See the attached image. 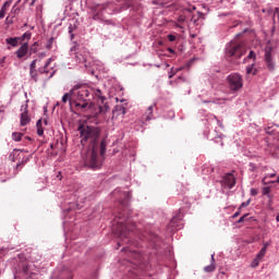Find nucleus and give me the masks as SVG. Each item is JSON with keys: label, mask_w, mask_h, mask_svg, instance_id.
Returning <instances> with one entry per match:
<instances>
[{"label": "nucleus", "mask_w": 279, "mask_h": 279, "mask_svg": "<svg viewBox=\"0 0 279 279\" xmlns=\"http://www.w3.org/2000/svg\"><path fill=\"white\" fill-rule=\"evenodd\" d=\"M106 9L105 4H94L90 8L94 20H102V11Z\"/></svg>", "instance_id": "obj_9"}, {"label": "nucleus", "mask_w": 279, "mask_h": 279, "mask_svg": "<svg viewBox=\"0 0 279 279\" xmlns=\"http://www.w3.org/2000/svg\"><path fill=\"white\" fill-rule=\"evenodd\" d=\"M77 131L80 132L81 144L87 145L84 157L85 166L93 170H99L102 166L99 156L104 157L107 150V141L101 138V130L97 126L81 124Z\"/></svg>", "instance_id": "obj_1"}, {"label": "nucleus", "mask_w": 279, "mask_h": 279, "mask_svg": "<svg viewBox=\"0 0 279 279\" xmlns=\"http://www.w3.org/2000/svg\"><path fill=\"white\" fill-rule=\"evenodd\" d=\"M228 87L232 93H239L244 86L243 76L240 73H231L227 77Z\"/></svg>", "instance_id": "obj_4"}, {"label": "nucleus", "mask_w": 279, "mask_h": 279, "mask_svg": "<svg viewBox=\"0 0 279 279\" xmlns=\"http://www.w3.org/2000/svg\"><path fill=\"white\" fill-rule=\"evenodd\" d=\"M248 59H253V60H256L257 56H256V52L254 50H251L248 56H247Z\"/></svg>", "instance_id": "obj_36"}, {"label": "nucleus", "mask_w": 279, "mask_h": 279, "mask_svg": "<svg viewBox=\"0 0 279 279\" xmlns=\"http://www.w3.org/2000/svg\"><path fill=\"white\" fill-rule=\"evenodd\" d=\"M247 49L244 46V44H239V43H231L227 47V56L229 57H235L236 59H240L242 56L246 53Z\"/></svg>", "instance_id": "obj_5"}, {"label": "nucleus", "mask_w": 279, "mask_h": 279, "mask_svg": "<svg viewBox=\"0 0 279 279\" xmlns=\"http://www.w3.org/2000/svg\"><path fill=\"white\" fill-rule=\"evenodd\" d=\"M90 59V52L83 48L75 54V60L82 64H85V66H88L87 62Z\"/></svg>", "instance_id": "obj_8"}, {"label": "nucleus", "mask_w": 279, "mask_h": 279, "mask_svg": "<svg viewBox=\"0 0 279 279\" xmlns=\"http://www.w3.org/2000/svg\"><path fill=\"white\" fill-rule=\"evenodd\" d=\"M13 0H7L0 9V19H3L8 12V9L11 7Z\"/></svg>", "instance_id": "obj_16"}, {"label": "nucleus", "mask_w": 279, "mask_h": 279, "mask_svg": "<svg viewBox=\"0 0 279 279\" xmlns=\"http://www.w3.org/2000/svg\"><path fill=\"white\" fill-rule=\"evenodd\" d=\"M51 61H52V59L49 58V59L46 61L44 68H40V69H39V73H48V70H47V69H48V66L51 64Z\"/></svg>", "instance_id": "obj_25"}, {"label": "nucleus", "mask_w": 279, "mask_h": 279, "mask_svg": "<svg viewBox=\"0 0 279 279\" xmlns=\"http://www.w3.org/2000/svg\"><path fill=\"white\" fill-rule=\"evenodd\" d=\"M221 183L228 189H233L236 185L235 177L232 173L223 175Z\"/></svg>", "instance_id": "obj_11"}, {"label": "nucleus", "mask_w": 279, "mask_h": 279, "mask_svg": "<svg viewBox=\"0 0 279 279\" xmlns=\"http://www.w3.org/2000/svg\"><path fill=\"white\" fill-rule=\"evenodd\" d=\"M179 71H182V68L175 69V70H174V68H172L170 71V74H169V80H172V77H174V75H177V73H179Z\"/></svg>", "instance_id": "obj_29"}, {"label": "nucleus", "mask_w": 279, "mask_h": 279, "mask_svg": "<svg viewBox=\"0 0 279 279\" xmlns=\"http://www.w3.org/2000/svg\"><path fill=\"white\" fill-rule=\"evenodd\" d=\"M252 199H247L246 202H243L240 207L239 210H242L243 208H246L251 205Z\"/></svg>", "instance_id": "obj_31"}, {"label": "nucleus", "mask_w": 279, "mask_h": 279, "mask_svg": "<svg viewBox=\"0 0 279 279\" xmlns=\"http://www.w3.org/2000/svg\"><path fill=\"white\" fill-rule=\"evenodd\" d=\"M255 64H251L246 66V74L247 75H257V69L254 68Z\"/></svg>", "instance_id": "obj_23"}, {"label": "nucleus", "mask_w": 279, "mask_h": 279, "mask_svg": "<svg viewBox=\"0 0 279 279\" xmlns=\"http://www.w3.org/2000/svg\"><path fill=\"white\" fill-rule=\"evenodd\" d=\"M36 62H37V60H33L31 65H29V75H31V77H34V71L36 69Z\"/></svg>", "instance_id": "obj_27"}, {"label": "nucleus", "mask_w": 279, "mask_h": 279, "mask_svg": "<svg viewBox=\"0 0 279 279\" xmlns=\"http://www.w3.org/2000/svg\"><path fill=\"white\" fill-rule=\"evenodd\" d=\"M23 150L21 149H13V151L10 154L9 159L12 162H16L17 158H22Z\"/></svg>", "instance_id": "obj_17"}, {"label": "nucleus", "mask_w": 279, "mask_h": 279, "mask_svg": "<svg viewBox=\"0 0 279 279\" xmlns=\"http://www.w3.org/2000/svg\"><path fill=\"white\" fill-rule=\"evenodd\" d=\"M24 108V111L21 113V117H20V125L24 126V125H28V123H31L32 119L31 117L28 116V106L27 105H23L21 106V110H23Z\"/></svg>", "instance_id": "obj_10"}, {"label": "nucleus", "mask_w": 279, "mask_h": 279, "mask_svg": "<svg viewBox=\"0 0 279 279\" xmlns=\"http://www.w3.org/2000/svg\"><path fill=\"white\" fill-rule=\"evenodd\" d=\"M262 259H259L258 257H255L252 262V267L253 268H257L260 264Z\"/></svg>", "instance_id": "obj_32"}, {"label": "nucleus", "mask_w": 279, "mask_h": 279, "mask_svg": "<svg viewBox=\"0 0 279 279\" xmlns=\"http://www.w3.org/2000/svg\"><path fill=\"white\" fill-rule=\"evenodd\" d=\"M45 125H48V120H44Z\"/></svg>", "instance_id": "obj_56"}, {"label": "nucleus", "mask_w": 279, "mask_h": 279, "mask_svg": "<svg viewBox=\"0 0 279 279\" xmlns=\"http://www.w3.org/2000/svg\"><path fill=\"white\" fill-rule=\"evenodd\" d=\"M144 121H151L154 119V105L149 106L143 114Z\"/></svg>", "instance_id": "obj_15"}, {"label": "nucleus", "mask_w": 279, "mask_h": 279, "mask_svg": "<svg viewBox=\"0 0 279 279\" xmlns=\"http://www.w3.org/2000/svg\"><path fill=\"white\" fill-rule=\"evenodd\" d=\"M271 128L266 129L267 134H271Z\"/></svg>", "instance_id": "obj_51"}, {"label": "nucleus", "mask_w": 279, "mask_h": 279, "mask_svg": "<svg viewBox=\"0 0 279 279\" xmlns=\"http://www.w3.org/2000/svg\"><path fill=\"white\" fill-rule=\"evenodd\" d=\"M29 47L28 43L25 41L22 44V46L16 50L15 54L19 59L24 58L28 53Z\"/></svg>", "instance_id": "obj_13"}, {"label": "nucleus", "mask_w": 279, "mask_h": 279, "mask_svg": "<svg viewBox=\"0 0 279 279\" xmlns=\"http://www.w3.org/2000/svg\"><path fill=\"white\" fill-rule=\"evenodd\" d=\"M38 47H39V43L38 41H35L31 48H29V51L33 52V53H36L38 51Z\"/></svg>", "instance_id": "obj_28"}, {"label": "nucleus", "mask_w": 279, "mask_h": 279, "mask_svg": "<svg viewBox=\"0 0 279 279\" xmlns=\"http://www.w3.org/2000/svg\"><path fill=\"white\" fill-rule=\"evenodd\" d=\"M26 141H32V137L25 136Z\"/></svg>", "instance_id": "obj_55"}, {"label": "nucleus", "mask_w": 279, "mask_h": 279, "mask_svg": "<svg viewBox=\"0 0 279 279\" xmlns=\"http://www.w3.org/2000/svg\"><path fill=\"white\" fill-rule=\"evenodd\" d=\"M271 193V187L270 186H265L263 187V195L268 196Z\"/></svg>", "instance_id": "obj_33"}, {"label": "nucleus", "mask_w": 279, "mask_h": 279, "mask_svg": "<svg viewBox=\"0 0 279 279\" xmlns=\"http://www.w3.org/2000/svg\"><path fill=\"white\" fill-rule=\"evenodd\" d=\"M5 21H9V16L5 19Z\"/></svg>", "instance_id": "obj_58"}, {"label": "nucleus", "mask_w": 279, "mask_h": 279, "mask_svg": "<svg viewBox=\"0 0 279 279\" xmlns=\"http://www.w3.org/2000/svg\"><path fill=\"white\" fill-rule=\"evenodd\" d=\"M116 112H119V114H126V109L123 106H117Z\"/></svg>", "instance_id": "obj_30"}, {"label": "nucleus", "mask_w": 279, "mask_h": 279, "mask_svg": "<svg viewBox=\"0 0 279 279\" xmlns=\"http://www.w3.org/2000/svg\"><path fill=\"white\" fill-rule=\"evenodd\" d=\"M93 93L95 97H97L98 100V106H99V112H108L109 110V105L105 104L106 101V96H104V92L99 88L93 89Z\"/></svg>", "instance_id": "obj_7"}, {"label": "nucleus", "mask_w": 279, "mask_h": 279, "mask_svg": "<svg viewBox=\"0 0 279 279\" xmlns=\"http://www.w3.org/2000/svg\"><path fill=\"white\" fill-rule=\"evenodd\" d=\"M216 270V265L215 264H210L206 267H204V271L207 272V274H211Z\"/></svg>", "instance_id": "obj_26"}, {"label": "nucleus", "mask_w": 279, "mask_h": 279, "mask_svg": "<svg viewBox=\"0 0 279 279\" xmlns=\"http://www.w3.org/2000/svg\"><path fill=\"white\" fill-rule=\"evenodd\" d=\"M168 51H169L170 53H174V52H175L174 49H172V48H168Z\"/></svg>", "instance_id": "obj_50"}, {"label": "nucleus", "mask_w": 279, "mask_h": 279, "mask_svg": "<svg viewBox=\"0 0 279 279\" xmlns=\"http://www.w3.org/2000/svg\"><path fill=\"white\" fill-rule=\"evenodd\" d=\"M184 10L187 11V12H193V11H196L197 8L196 7H192V8H186Z\"/></svg>", "instance_id": "obj_43"}, {"label": "nucleus", "mask_w": 279, "mask_h": 279, "mask_svg": "<svg viewBox=\"0 0 279 279\" xmlns=\"http://www.w3.org/2000/svg\"><path fill=\"white\" fill-rule=\"evenodd\" d=\"M11 13H13V15H16V14L20 13V9L16 8V5H14V7L12 8V10H11Z\"/></svg>", "instance_id": "obj_38"}, {"label": "nucleus", "mask_w": 279, "mask_h": 279, "mask_svg": "<svg viewBox=\"0 0 279 279\" xmlns=\"http://www.w3.org/2000/svg\"><path fill=\"white\" fill-rule=\"evenodd\" d=\"M248 217V214L243 215L242 217H240V219L238 220V223H243L245 222V219Z\"/></svg>", "instance_id": "obj_37"}, {"label": "nucleus", "mask_w": 279, "mask_h": 279, "mask_svg": "<svg viewBox=\"0 0 279 279\" xmlns=\"http://www.w3.org/2000/svg\"><path fill=\"white\" fill-rule=\"evenodd\" d=\"M178 218L173 217L168 226V229L170 230L171 228H174L177 225Z\"/></svg>", "instance_id": "obj_34"}, {"label": "nucleus", "mask_w": 279, "mask_h": 279, "mask_svg": "<svg viewBox=\"0 0 279 279\" xmlns=\"http://www.w3.org/2000/svg\"><path fill=\"white\" fill-rule=\"evenodd\" d=\"M265 62L269 71H274V61L271 60V47L267 46L265 48Z\"/></svg>", "instance_id": "obj_12"}, {"label": "nucleus", "mask_w": 279, "mask_h": 279, "mask_svg": "<svg viewBox=\"0 0 279 279\" xmlns=\"http://www.w3.org/2000/svg\"><path fill=\"white\" fill-rule=\"evenodd\" d=\"M151 3L156 4V5H160V7H165L166 5V2H163V0H153Z\"/></svg>", "instance_id": "obj_35"}, {"label": "nucleus", "mask_w": 279, "mask_h": 279, "mask_svg": "<svg viewBox=\"0 0 279 279\" xmlns=\"http://www.w3.org/2000/svg\"><path fill=\"white\" fill-rule=\"evenodd\" d=\"M92 88L87 85H75L72 88V98L71 101H74V108L81 110V112H86L94 108V102L90 98Z\"/></svg>", "instance_id": "obj_3"}, {"label": "nucleus", "mask_w": 279, "mask_h": 279, "mask_svg": "<svg viewBox=\"0 0 279 279\" xmlns=\"http://www.w3.org/2000/svg\"><path fill=\"white\" fill-rule=\"evenodd\" d=\"M267 250H268V244H265L262 250L259 251V253L256 255V257L260 260H263L267 254Z\"/></svg>", "instance_id": "obj_18"}, {"label": "nucleus", "mask_w": 279, "mask_h": 279, "mask_svg": "<svg viewBox=\"0 0 279 279\" xmlns=\"http://www.w3.org/2000/svg\"><path fill=\"white\" fill-rule=\"evenodd\" d=\"M185 20H186V17L183 16V15H180L179 19H178V21H179L180 23L185 22Z\"/></svg>", "instance_id": "obj_44"}, {"label": "nucleus", "mask_w": 279, "mask_h": 279, "mask_svg": "<svg viewBox=\"0 0 279 279\" xmlns=\"http://www.w3.org/2000/svg\"><path fill=\"white\" fill-rule=\"evenodd\" d=\"M251 195L252 196H257L258 195V190L257 189H251Z\"/></svg>", "instance_id": "obj_40"}, {"label": "nucleus", "mask_w": 279, "mask_h": 279, "mask_svg": "<svg viewBox=\"0 0 279 279\" xmlns=\"http://www.w3.org/2000/svg\"><path fill=\"white\" fill-rule=\"evenodd\" d=\"M7 254V250L5 248H0V255L4 256Z\"/></svg>", "instance_id": "obj_46"}, {"label": "nucleus", "mask_w": 279, "mask_h": 279, "mask_svg": "<svg viewBox=\"0 0 279 279\" xmlns=\"http://www.w3.org/2000/svg\"><path fill=\"white\" fill-rule=\"evenodd\" d=\"M26 2H29V5L33 7L37 0H25Z\"/></svg>", "instance_id": "obj_47"}, {"label": "nucleus", "mask_w": 279, "mask_h": 279, "mask_svg": "<svg viewBox=\"0 0 279 279\" xmlns=\"http://www.w3.org/2000/svg\"><path fill=\"white\" fill-rule=\"evenodd\" d=\"M168 39H169V41H174V40H177V36L170 34V35H168Z\"/></svg>", "instance_id": "obj_41"}, {"label": "nucleus", "mask_w": 279, "mask_h": 279, "mask_svg": "<svg viewBox=\"0 0 279 279\" xmlns=\"http://www.w3.org/2000/svg\"><path fill=\"white\" fill-rule=\"evenodd\" d=\"M241 216V209H239L234 215L232 216L233 219H236Z\"/></svg>", "instance_id": "obj_42"}, {"label": "nucleus", "mask_w": 279, "mask_h": 279, "mask_svg": "<svg viewBox=\"0 0 279 279\" xmlns=\"http://www.w3.org/2000/svg\"><path fill=\"white\" fill-rule=\"evenodd\" d=\"M36 129H37V135L38 136H44V129H43V120L41 119L37 120Z\"/></svg>", "instance_id": "obj_20"}, {"label": "nucleus", "mask_w": 279, "mask_h": 279, "mask_svg": "<svg viewBox=\"0 0 279 279\" xmlns=\"http://www.w3.org/2000/svg\"><path fill=\"white\" fill-rule=\"evenodd\" d=\"M134 279H142V278L136 277V278H134Z\"/></svg>", "instance_id": "obj_59"}, {"label": "nucleus", "mask_w": 279, "mask_h": 279, "mask_svg": "<svg viewBox=\"0 0 279 279\" xmlns=\"http://www.w3.org/2000/svg\"><path fill=\"white\" fill-rule=\"evenodd\" d=\"M76 194L78 195L80 198L83 197V195H82V194H83V191H82V190L77 191Z\"/></svg>", "instance_id": "obj_48"}, {"label": "nucleus", "mask_w": 279, "mask_h": 279, "mask_svg": "<svg viewBox=\"0 0 279 279\" xmlns=\"http://www.w3.org/2000/svg\"><path fill=\"white\" fill-rule=\"evenodd\" d=\"M5 43L8 45H11L12 47H16L19 45L20 40L17 37H10V38L5 39Z\"/></svg>", "instance_id": "obj_22"}, {"label": "nucleus", "mask_w": 279, "mask_h": 279, "mask_svg": "<svg viewBox=\"0 0 279 279\" xmlns=\"http://www.w3.org/2000/svg\"><path fill=\"white\" fill-rule=\"evenodd\" d=\"M23 136H24V133H20V132H13L11 134L12 141H14L15 143H20V141H22Z\"/></svg>", "instance_id": "obj_19"}, {"label": "nucleus", "mask_w": 279, "mask_h": 279, "mask_svg": "<svg viewBox=\"0 0 279 279\" xmlns=\"http://www.w3.org/2000/svg\"><path fill=\"white\" fill-rule=\"evenodd\" d=\"M128 251H129L128 247H123V248H122V252H128Z\"/></svg>", "instance_id": "obj_54"}, {"label": "nucleus", "mask_w": 279, "mask_h": 279, "mask_svg": "<svg viewBox=\"0 0 279 279\" xmlns=\"http://www.w3.org/2000/svg\"><path fill=\"white\" fill-rule=\"evenodd\" d=\"M112 197L118 201V203L122 206V207H126L128 202L131 198V193L130 192H123L120 189H117L112 192Z\"/></svg>", "instance_id": "obj_6"}, {"label": "nucleus", "mask_w": 279, "mask_h": 279, "mask_svg": "<svg viewBox=\"0 0 279 279\" xmlns=\"http://www.w3.org/2000/svg\"><path fill=\"white\" fill-rule=\"evenodd\" d=\"M72 32H73V27L69 26V33H72Z\"/></svg>", "instance_id": "obj_52"}, {"label": "nucleus", "mask_w": 279, "mask_h": 279, "mask_svg": "<svg viewBox=\"0 0 279 279\" xmlns=\"http://www.w3.org/2000/svg\"><path fill=\"white\" fill-rule=\"evenodd\" d=\"M32 156H27V157H22V160L16 163L15 169L19 170L21 167H24L29 160H31Z\"/></svg>", "instance_id": "obj_21"}, {"label": "nucleus", "mask_w": 279, "mask_h": 279, "mask_svg": "<svg viewBox=\"0 0 279 279\" xmlns=\"http://www.w3.org/2000/svg\"><path fill=\"white\" fill-rule=\"evenodd\" d=\"M276 178V173L270 174V179Z\"/></svg>", "instance_id": "obj_53"}, {"label": "nucleus", "mask_w": 279, "mask_h": 279, "mask_svg": "<svg viewBox=\"0 0 279 279\" xmlns=\"http://www.w3.org/2000/svg\"><path fill=\"white\" fill-rule=\"evenodd\" d=\"M215 262H216V259H215V254H213V255H211V264L215 265Z\"/></svg>", "instance_id": "obj_49"}, {"label": "nucleus", "mask_w": 279, "mask_h": 279, "mask_svg": "<svg viewBox=\"0 0 279 279\" xmlns=\"http://www.w3.org/2000/svg\"><path fill=\"white\" fill-rule=\"evenodd\" d=\"M52 45H53V38H50V39L48 40V44L46 45V48H47V49H51V48H52Z\"/></svg>", "instance_id": "obj_39"}, {"label": "nucleus", "mask_w": 279, "mask_h": 279, "mask_svg": "<svg viewBox=\"0 0 279 279\" xmlns=\"http://www.w3.org/2000/svg\"><path fill=\"white\" fill-rule=\"evenodd\" d=\"M32 80H34V82H37V73L35 72V70H33Z\"/></svg>", "instance_id": "obj_45"}, {"label": "nucleus", "mask_w": 279, "mask_h": 279, "mask_svg": "<svg viewBox=\"0 0 279 279\" xmlns=\"http://www.w3.org/2000/svg\"><path fill=\"white\" fill-rule=\"evenodd\" d=\"M72 97H73V89H71L69 93L64 94L62 96V104H70V108H72L73 106H75V101H72Z\"/></svg>", "instance_id": "obj_14"}, {"label": "nucleus", "mask_w": 279, "mask_h": 279, "mask_svg": "<svg viewBox=\"0 0 279 279\" xmlns=\"http://www.w3.org/2000/svg\"><path fill=\"white\" fill-rule=\"evenodd\" d=\"M276 183H279V177H278V179H277Z\"/></svg>", "instance_id": "obj_57"}, {"label": "nucleus", "mask_w": 279, "mask_h": 279, "mask_svg": "<svg viewBox=\"0 0 279 279\" xmlns=\"http://www.w3.org/2000/svg\"><path fill=\"white\" fill-rule=\"evenodd\" d=\"M19 41H25V40H29L32 38V33L31 32H26L24 33L22 36L17 37Z\"/></svg>", "instance_id": "obj_24"}, {"label": "nucleus", "mask_w": 279, "mask_h": 279, "mask_svg": "<svg viewBox=\"0 0 279 279\" xmlns=\"http://www.w3.org/2000/svg\"><path fill=\"white\" fill-rule=\"evenodd\" d=\"M112 232L119 238L118 246L130 243V232L135 229V223L125 214L119 213L114 219Z\"/></svg>", "instance_id": "obj_2"}]
</instances>
